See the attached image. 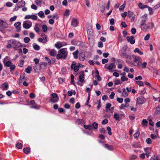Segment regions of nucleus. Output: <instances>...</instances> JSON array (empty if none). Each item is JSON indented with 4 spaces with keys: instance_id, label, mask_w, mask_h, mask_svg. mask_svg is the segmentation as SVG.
<instances>
[{
    "instance_id": "obj_1",
    "label": "nucleus",
    "mask_w": 160,
    "mask_h": 160,
    "mask_svg": "<svg viewBox=\"0 0 160 160\" xmlns=\"http://www.w3.org/2000/svg\"><path fill=\"white\" fill-rule=\"evenodd\" d=\"M132 57L133 58L132 64L134 66L140 67L141 65L142 59L138 56L133 55Z\"/></svg>"
},
{
    "instance_id": "obj_2",
    "label": "nucleus",
    "mask_w": 160,
    "mask_h": 160,
    "mask_svg": "<svg viewBox=\"0 0 160 160\" xmlns=\"http://www.w3.org/2000/svg\"><path fill=\"white\" fill-rule=\"evenodd\" d=\"M8 43H11L14 49H17L20 47H22V45L21 43L15 40H10L8 41Z\"/></svg>"
},
{
    "instance_id": "obj_3",
    "label": "nucleus",
    "mask_w": 160,
    "mask_h": 160,
    "mask_svg": "<svg viewBox=\"0 0 160 160\" xmlns=\"http://www.w3.org/2000/svg\"><path fill=\"white\" fill-rule=\"evenodd\" d=\"M150 24L151 25V28L152 29L153 28L154 25L153 23H148L147 24L146 23H143L141 24V28L142 30L144 31H146L147 29L150 28Z\"/></svg>"
},
{
    "instance_id": "obj_4",
    "label": "nucleus",
    "mask_w": 160,
    "mask_h": 160,
    "mask_svg": "<svg viewBox=\"0 0 160 160\" xmlns=\"http://www.w3.org/2000/svg\"><path fill=\"white\" fill-rule=\"evenodd\" d=\"M127 48V46H124L121 49V56H123L127 58H130L131 56L130 55L127 54L126 50Z\"/></svg>"
},
{
    "instance_id": "obj_5",
    "label": "nucleus",
    "mask_w": 160,
    "mask_h": 160,
    "mask_svg": "<svg viewBox=\"0 0 160 160\" xmlns=\"http://www.w3.org/2000/svg\"><path fill=\"white\" fill-rule=\"evenodd\" d=\"M84 76H85V74L83 71H82L80 72V75L79 76V81L81 82L79 84L81 86H82L83 85V83L85 82V81L84 80Z\"/></svg>"
},
{
    "instance_id": "obj_6",
    "label": "nucleus",
    "mask_w": 160,
    "mask_h": 160,
    "mask_svg": "<svg viewBox=\"0 0 160 160\" xmlns=\"http://www.w3.org/2000/svg\"><path fill=\"white\" fill-rule=\"evenodd\" d=\"M51 96L52 98H50V102L52 103L56 102H58L59 99V98L58 95L56 93H53L51 94Z\"/></svg>"
},
{
    "instance_id": "obj_7",
    "label": "nucleus",
    "mask_w": 160,
    "mask_h": 160,
    "mask_svg": "<svg viewBox=\"0 0 160 160\" xmlns=\"http://www.w3.org/2000/svg\"><path fill=\"white\" fill-rule=\"evenodd\" d=\"M22 25L24 28L28 29L32 26V23L29 20H26L23 22Z\"/></svg>"
},
{
    "instance_id": "obj_8",
    "label": "nucleus",
    "mask_w": 160,
    "mask_h": 160,
    "mask_svg": "<svg viewBox=\"0 0 160 160\" xmlns=\"http://www.w3.org/2000/svg\"><path fill=\"white\" fill-rule=\"evenodd\" d=\"M147 14H145L139 18V20L141 22V24L145 23L148 20Z\"/></svg>"
},
{
    "instance_id": "obj_9",
    "label": "nucleus",
    "mask_w": 160,
    "mask_h": 160,
    "mask_svg": "<svg viewBox=\"0 0 160 160\" xmlns=\"http://www.w3.org/2000/svg\"><path fill=\"white\" fill-rule=\"evenodd\" d=\"M146 100L144 97L142 96L138 97L137 100V103L139 104H142L144 103L146 101Z\"/></svg>"
},
{
    "instance_id": "obj_10",
    "label": "nucleus",
    "mask_w": 160,
    "mask_h": 160,
    "mask_svg": "<svg viewBox=\"0 0 160 160\" xmlns=\"http://www.w3.org/2000/svg\"><path fill=\"white\" fill-rule=\"evenodd\" d=\"M71 69H73L74 71L77 72L78 71L79 68V66L76 65V62H73L71 64Z\"/></svg>"
},
{
    "instance_id": "obj_11",
    "label": "nucleus",
    "mask_w": 160,
    "mask_h": 160,
    "mask_svg": "<svg viewBox=\"0 0 160 160\" xmlns=\"http://www.w3.org/2000/svg\"><path fill=\"white\" fill-rule=\"evenodd\" d=\"M24 19H31L32 20H35L37 19V17L35 15H26L24 17Z\"/></svg>"
},
{
    "instance_id": "obj_12",
    "label": "nucleus",
    "mask_w": 160,
    "mask_h": 160,
    "mask_svg": "<svg viewBox=\"0 0 160 160\" xmlns=\"http://www.w3.org/2000/svg\"><path fill=\"white\" fill-rule=\"evenodd\" d=\"M0 27L3 28H8V24L3 20L0 19Z\"/></svg>"
},
{
    "instance_id": "obj_13",
    "label": "nucleus",
    "mask_w": 160,
    "mask_h": 160,
    "mask_svg": "<svg viewBox=\"0 0 160 160\" xmlns=\"http://www.w3.org/2000/svg\"><path fill=\"white\" fill-rule=\"evenodd\" d=\"M25 3L24 1L21 0L16 5V8H18L24 6L25 5Z\"/></svg>"
},
{
    "instance_id": "obj_14",
    "label": "nucleus",
    "mask_w": 160,
    "mask_h": 160,
    "mask_svg": "<svg viewBox=\"0 0 160 160\" xmlns=\"http://www.w3.org/2000/svg\"><path fill=\"white\" fill-rule=\"evenodd\" d=\"M127 39L128 42H130L131 44H133L135 42V41L133 36L127 37Z\"/></svg>"
},
{
    "instance_id": "obj_15",
    "label": "nucleus",
    "mask_w": 160,
    "mask_h": 160,
    "mask_svg": "<svg viewBox=\"0 0 160 160\" xmlns=\"http://www.w3.org/2000/svg\"><path fill=\"white\" fill-rule=\"evenodd\" d=\"M21 23L20 22H16L14 24V26L16 27V28L17 32H19L21 29Z\"/></svg>"
},
{
    "instance_id": "obj_16",
    "label": "nucleus",
    "mask_w": 160,
    "mask_h": 160,
    "mask_svg": "<svg viewBox=\"0 0 160 160\" xmlns=\"http://www.w3.org/2000/svg\"><path fill=\"white\" fill-rule=\"evenodd\" d=\"M116 68V66L115 64L113 63H112L109 64V66L107 67V68L110 71L112 72V70L113 68Z\"/></svg>"
},
{
    "instance_id": "obj_17",
    "label": "nucleus",
    "mask_w": 160,
    "mask_h": 160,
    "mask_svg": "<svg viewBox=\"0 0 160 160\" xmlns=\"http://www.w3.org/2000/svg\"><path fill=\"white\" fill-rule=\"evenodd\" d=\"M78 21L77 19L74 18H72V21L71 22V25L74 27H76L78 25Z\"/></svg>"
},
{
    "instance_id": "obj_18",
    "label": "nucleus",
    "mask_w": 160,
    "mask_h": 160,
    "mask_svg": "<svg viewBox=\"0 0 160 160\" xmlns=\"http://www.w3.org/2000/svg\"><path fill=\"white\" fill-rule=\"evenodd\" d=\"M85 58V55L83 53H80L79 56V60L81 61H84Z\"/></svg>"
},
{
    "instance_id": "obj_19",
    "label": "nucleus",
    "mask_w": 160,
    "mask_h": 160,
    "mask_svg": "<svg viewBox=\"0 0 160 160\" xmlns=\"http://www.w3.org/2000/svg\"><path fill=\"white\" fill-rule=\"evenodd\" d=\"M57 58L58 59H59L61 58H63L64 59H66L67 57V55H62L58 53L57 55Z\"/></svg>"
},
{
    "instance_id": "obj_20",
    "label": "nucleus",
    "mask_w": 160,
    "mask_h": 160,
    "mask_svg": "<svg viewBox=\"0 0 160 160\" xmlns=\"http://www.w3.org/2000/svg\"><path fill=\"white\" fill-rule=\"evenodd\" d=\"M138 6L139 8L141 9H143L145 8L148 7V5H144L141 2H140L138 3Z\"/></svg>"
},
{
    "instance_id": "obj_21",
    "label": "nucleus",
    "mask_w": 160,
    "mask_h": 160,
    "mask_svg": "<svg viewBox=\"0 0 160 160\" xmlns=\"http://www.w3.org/2000/svg\"><path fill=\"white\" fill-rule=\"evenodd\" d=\"M104 147L107 149L112 150L113 149V147L112 145H109L107 144H105L104 145Z\"/></svg>"
},
{
    "instance_id": "obj_22",
    "label": "nucleus",
    "mask_w": 160,
    "mask_h": 160,
    "mask_svg": "<svg viewBox=\"0 0 160 160\" xmlns=\"http://www.w3.org/2000/svg\"><path fill=\"white\" fill-rule=\"evenodd\" d=\"M4 64L5 66L7 67H10L12 64V63L11 61H8L5 62V61H3Z\"/></svg>"
},
{
    "instance_id": "obj_23",
    "label": "nucleus",
    "mask_w": 160,
    "mask_h": 160,
    "mask_svg": "<svg viewBox=\"0 0 160 160\" xmlns=\"http://www.w3.org/2000/svg\"><path fill=\"white\" fill-rule=\"evenodd\" d=\"M97 75H95V77L99 81H101L102 80L101 78L99 75V72L97 70H96V72Z\"/></svg>"
},
{
    "instance_id": "obj_24",
    "label": "nucleus",
    "mask_w": 160,
    "mask_h": 160,
    "mask_svg": "<svg viewBox=\"0 0 160 160\" xmlns=\"http://www.w3.org/2000/svg\"><path fill=\"white\" fill-rule=\"evenodd\" d=\"M39 26V24H36L34 27V30L37 33H38L40 31V29L38 27Z\"/></svg>"
},
{
    "instance_id": "obj_25",
    "label": "nucleus",
    "mask_w": 160,
    "mask_h": 160,
    "mask_svg": "<svg viewBox=\"0 0 160 160\" xmlns=\"http://www.w3.org/2000/svg\"><path fill=\"white\" fill-rule=\"evenodd\" d=\"M23 151L25 153L27 154L30 152V148H24L23 149Z\"/></svg>"
},
{
    "instance_id": "obj_26",
    "label": "nucleus",
    "mask_w": 160,
    "mask_h": 160,
    "mask_svg": "<svg viewBox=\"0 0 160 160\" xmlns=\"http://www.w3.org/2000/svg\"><path fill=\"white\" fill-rule=\"evenodd\" d=\"M79 53V51L78 50H77L75 51L73 53V56L74 58L75 59H77L78 58V54Z\"/></svg>"
},
{
    "instance_id": "obj_27",
    "label": "nucleus",
    "mask_w": 160,
    "mask_h": 160,
    "mask_svg": "<svg viewBox=\"0 0 160 160\" xmlns=\"http://www.w3.org/2000/svg\"><path fill=\"white\" fill-rule=\"evenodd\" d=\"M34 49L36 50H38L40 48V47L37 44L34 43L32 45Z\"/></svg>"
},
{
    "instance_id": "obj_28",
    "label": "nucleus",
    "mask_w": 160,
    "mask_h": 160,
    "mask_svg": "<svg viewBox=\"0 0 160 160\" xmlns=\"http://www.w3.org/2000/svg\"><path fill=\"white\" fill-rule=\"evenodd\" d=\"M50 54L52 56H55L56 53V51L54 49L49 50Z\"/></svg>"
},
{
    "instance_id": "obj_29",
    "label": "nucleus",
    "mask_w": 160,
    "mask_h": 160,
    "mask_svg": "<svg viewBox=\"0 0 160 160\" xmlns=\"http://www.w3.org/2000/svg\"><path fill=\"white\" fill-rule=\"evenodd\" d=\"M2 89L3 90H6L8 87V85L7 82H5L3 84Z\"/></svg>"
},
{
    "instance_id": "obj_30",
    "label": "nucleus",
    "mask_w": 160,
    "mask_h": 160,
    "mask_svg": "<svg viewBox=\"0 0 160 160\" xmlns=\"http://www.w3.org/2000/svg\"><path fill=\"white\" fill-rule=\"evenodd\" d=\"M32 70V67L31 66H29L28 67V68L25 69V71L28 73H30L31 72Z\"/></svg>"
},
{
    "instance_id": "obj_31",
    "label": "nucleus",
    "mask_w": 160,
    "mask_h": 160,
    "mask_svg": "<svg viewBox=\"0 0 160 160\" xmlns=\"http://www.w3.org/2000/svg\"><path fill=\"white\" fill-rule=\"evenodd\" d=\"M25 79V75L24 74H23L22 75H21L20 78V79L19 80V83H22L23 82V80H24Z\"/></svg>"
},
{
    "instance_id": "obj_32",
    "label": "nucleus",
    "mask_w": 160,
    "mask_h": 160,
    "mask_svg": "<svg viewBox=\"0 0 160 160\" xmlns=\"http://www.w3.org/2000/svg\"><path fill=\"white\" fill-rule=\"evenodd\" d=\"M148 122V121L146 119H143L142 122V125L143 127L146 126L147 125Z\"/></svg>"
},
{
    "instance_id": "obj_33",
    "label": "nucleus",
    "mask_w": 160,
    "mask_h": 160,
    "mask_svg": "<svg viewBox=\"0 0 160 160\" xmlns=\"http://www.w3.org/2000/svg\"><path fill=\"white\" fill-rule=\"evenodd\" d=\"M84 127L86 129H88L89 130H91L92 129V127L91 125H84Z\"/></svg>"
},
{
    "instance_id": "obj_34",
    "label": "nucleus",
    "mask_w": 160,
    "mask_h": 160,
    "mask_svg": "<svg viewBox=\"0 0 160 160\" xmlns=\"http://www.w3.org/2000/svg\"><path fill=\"white\" fill-rule=\"evenodd\" d=\"M59 52L62 55H65V51L64 48H62L60 49L59 51Z\"/></svg>"
},
{
    "instance_id": "obj_35",
    "label": "nucleus",
    "mask_w": 160,
    "mask_h": 160,
    "mask_svg": "<svg viewBox=\"0 0 160 160\" xmlns=\"http://www.w3.org/2000/svg\"><path fill=\"white\" fill-rule=\"evenodd\" d=\"M38 15L41 18H43L45 17L44 13L42 11H40L38 13Z\"/></svg>"
},
{
    "instance_id": "obj_36",
    "label": "nucleus",
    "mask_w": 160,
    "mask_h": 160,
    "mask_svg": "<svg viewBox=\"0 0 160 160\" xmlns=\"http://www.w3.org/2000/svg\"><path fill=\"white\" fill-rule=\"evenodd\" d=\"M134 52H138L139 54L141 55L143 54V53L140 51L138 48H136L134 50Z\"/></svg>"
},
{
    "instance_id": "obj_37",
    "label": "nucleus",
    "mask_w": 160,
    "mask_h": 160,
    "mask_svg": "<svg viewBox=\"0 0 160 160\" xmlns=\"http://www.w3.org/2000/svg\"><path fill=\"white\" fill-rule=\"evenodd\" d=\"M129 106V104L128 103H125V104H122L120 107V109H122L124 107H128Z\"/></svg>"
},
{
    "instance_id": "obj_38",
    "label": "nucleus",
    "mask_w": 160,
    "mask_h": 160,
    "mask_svg": "<svg viewBox=\"0 0 160 160\" xmlns=\"http://www.w3.org/2000/svg\"><path fill=\"white\" fill-rule=\"evenodd\" d=\"M16 147L19 149H21L22 148V144L21 143L18 142L16 144Z\"/></svg>"
},
{
    "instance_id": "obj_39",
    "label": "nucleus",
    "mask_w": 160,
    "mask_h": 160,
    "mask_svg": "<svg viewBox=\"0 0 160 160\" xmlns=\"http://www.w3.org/2000/svg\"><path fill=\"white\" fill-rule=\"evenodd\" d=\"M114 118L116 120L119 121V115L117 113H114Z\"/></svg>"
},
{
    "instance_id": "obj_40",
    "label": "nucleus",
    "mask_w": 160,
    "mask_h": 160,
    "mask_svg": "<svg viewBox=\"0 0 160 160\" xmlns=\"http://www.w3.org/2000/svg\"><path fill=\"white\" fill-rule=\"evenodd\" d=\"M122 96L123 97H127L128 95V94L126 91V89L125 88L123 89V92L122 93Z\"/></svg>"
},
{
    "instance_id": "obj_41",
    "label": "nucleus",
    "mask_w": 160,
    "mask_h": 160,
    "mask_svg": "<svg viewBox=\"0 0 160 160\" xmlns=\"http://www.w3.org/2000/svg\"><path fill=\"white\" fill-rule=\"evenodd\" d=\"M41 36L43 38V40H44V42H46L47 41V38L46 35L44 33H42Z\"/></svg>"
},
{
    "instance_id": "obj_42",
    "label": "nucleus",
    "mask_w": 160,
    "mask_h": 160,
    "mask_svg": "<svg viewBox=\"0 0 160 160\" xmlns=\"http://www.w3.org/2000/svg\"><path fill=\"white\" fill-rule=\"evenodd\" d=\"M156 113L158 114H160V105L158 106L156 108Z\"/></svg>"
},
{
    "instance_id": "obj_43",
    "label": "nucleus",
    "mask_w": 160,
    "mask_h": 160,
    "mask_svg": "<svg viewBox=\"0 0 160 160\" xmlns=\"http://www.w3.org/2000/svg\"><path fill=\"white\" fill-rule=\"evenodd\" d=\"M56 61V60L54 58H52L51 60H49V62H48V63L49 64H52L54 63Z\"/></svg>"
},
{
    "instance_id": "obj_44",
    "label": "nucleus",
    "mask_w": 160,
    "mask_h": 160,
    "mask_svg": "<svg viewBox=\"0 0 160 160\" xmlns=\"http://www.w3.org/2000/svg\"><path fill=\"white\" fill-rule=\"evenodd\" d=\"M42 29L44 32H46L48 29V27L46 25H43L42 26Z\"/></svg>"
},
{
    "instance_id": "obj_45",
    "label": "nucleus",
    "mask_w": 160,
    "mask_h": 160,
    "mask_svg": "<svg viewBox=\"0 0 160 160\" xmlns=\"http://www.w3.org/2000/svg\"><path fill=\"white\" fill-rule=\"evenodd\" d=\"M55 46L58 49H59L62 47V45L60 43L57 42L55 44Z\"/></svg>"
},
{
    "instance_id": "obj_46",
    "label": "nucleus",
    "mask_w": 160,
    "mask_h": 160,
    "mask_svg": "<svg viewBox=\"0 0 160 160\" xmlns=\"http://www.w3.org/2000/svg\"><path fill=\"white\" fill-rule=\"evenodd\" d=\"M92 128L93 127L95 129H97L98 128V124L96 122H94L92 123Z\"/></svg>"
},
{
    "instance_id": "obj_47",
    "label": "nucleus",
    "mask_w": 160,
    "mask_h": 160,
    "mask_svg": "<svg viewBox=\"0 0 160 160\" xmlns=\"http://www.w3.org/2000/svg\"><path fill=\"white\" fill-rule=\"evenodd\" d=\"M136 83L140 86H142L144 85L143 82L141 81H136Z\"/></svg>"
},
{
    "instance_id": "obj_48",
    "label": "nucleus",
    "mask_w": 160,
    "mask_h": 160,
    "mask_svg": "<svg viewBox=\"0 0 160 160\" xmlns=\"http://www.w3.org/2000/svg\"><path fill=\"white\" fill-rule=\"evenodd\" d=\"M151 160H160V158L157 156H154L151 158Z\"/></svg>"
},
{
    "instance_id": "obj_49",
    "label": "nucleus",
    "mask_w": 160,
    "mask_h": 160,
    "mask_svg": "<svg viewBox=\"0 0 160 160\" xmlns=\"http://www.w3.org/2000/svg\"><path fill=\"white\" fill-rule=\"evenodd\" d=\"M127 13L128 16L129 18H130L133 14V12L130 11H128Z\"/></svg>"
},
{
    "instance_id": "obj_50",
    "label": "nucleus",
    "mask_w": 160,
    "mask_h": 160,
    "mask_svg": "<svg viewBox=\"0 0 160 160\" xmlns=\"http://www.w3.org/2000/svg\"><path fill=\"white\" fill-rule=\"evenodd\" d=\"M151 138L152 139H156L158 138V135H154L153 134H151L150 135Z\"/></svg>"
},
{
    "instance_id": "obj_51",
    "label": "nucleus",
    "mask_w": 160,
    "mask_h": 160,
    "mask_svg": "<svg viewBox=\"0 0 160 160\" xmlns=\"http://www.w3.org/2000/svg\"><path fill=\"white\" fill-rule=\"evenodd\" d=\"M121 80L123 82L127 81L128 80V79L127 78L124 76H123L121 78Z\"/></svg>"
},
{
    "instance_id": "obj_52",
    "label": "nucleus",
    "mask_w": 160,
    "mask_h": 160,
    "mask_svg": "<svg viewBox=\"0 0 160 160\" xmlns=\"http://www.w3.org/2000/svg\"><path fill=\"white\" fill-rule=\"evenodd\" d=\"M30 40V39L28 37H26L24 39V42L26 43H28Z\"/></svg>"
},
{
    "instance_id": "obj_53",
    "label": "nucleus",
    "mask_w": 160,
    "mask_h": 160,
    "mask_svg": "<svg viewBox=\"0 0 160 160\" xmlns=\"http://www.w3.org/2000/svg\"><path fill=\"white\" fill-rule=\"evenodd\" d=\"M10 71L11 72L13 70L15 69V66L14 65H13L12 64L10 66Z\"/></svg>"
},
{
    "instance_id": "obj_54",
    "label": "nucleus",
    "mask_w": 160,
    "mask_h": 160,
    "mask_svg": "<svg viewBox=\"0 0 160 160\" xmlns=\"http://www.w3.org/2000/svg\"><path fill=\"white\" fill-rule=\"evenodd\" d=\"M71 83L72 84L74 85V76L72 75V74L71 76Z\"/></svg>"
},
{
    "instance_id": "obj_55",
    "label": "nucleus",
    "mask_w": 160,
    "mask_h": 160,
    "mask_svg": "<svg viewBox=\"0 0 160 160\" xmlns=\"http://www.w3.org/2000/svg\"><path fill=\"white\" fill-rule=\"evenodd\" d=\"M17 18V17L16 16H14L13 17L11 18L9 20V21L10 22H12L15 20Z\"/></svg>"
},
{
    "instance_id": "obj_56",
    "label": "nucleus",
    "mask_w": 160,
    "mask_h": 160,
    "mask_svg": "<svg viewBox=\"0 0 160 160\" xmlns=\"http://www.w3.org/2000/svg\"><path fill=\"white\" fill-rule=\"evenodd\" d=\"M83 122V120L82 119H78L76 120V122L78 124L82 123Z\"/></svg>"
},
{
    "instance_id": "obj_57",
    "label": "nucleus",
    "mask_w": 160,
    "mask_h": 160,
    "mask_svg": "<svg viewBox=\"0 0 160 160\" xmlns=\"http://www.w3.org/2000/svg\"><path fill=\"white\" fill-rule=\"evenodd\" d=\"M160 7V3H158L153 8V9L154 10H156L159 8Z\"/></svg>"
},
{
    "instance_id": "obj_58",
    "label": "nucleus",
    "mask_w": 160,
    "mask_h": 160,
    "mask_svg": "<svg viewBox=\"0 0 160 160\" xmlns=\"http://www.w3.org/2000/svg\"><path fill=\"white\" fill-rule=\"evenodd\" d=\"M40 108V107L37 104H35L34 105H33L31 107V108H34L37 109H39Z\"/></svg>"
},
{
    "instance_id": "obj_59",
    "label": "nucleus",
    "mask_w": 160,
    "mask_h": 160,
    "mask_svg": "<svg viewBox=\"0 0 160 160\" xmlns=\"http://www.w3.org/2000/svg\"><path fill=\"white\" fill-rule=\"evenodd\" d=\"M108 122V120L107 119H105L103 120L102 122V124L103 125H105Z\"/></svg>"
},
{
    "instance_id": "obj_60",
    "label": "nucleus",
    "mask_w": 160,
    "mask_h": 160,
    "mask_svg": "<svg viewBox=\"0 0 160 160\" xmlns=\"http://www.w3.org/2000/svg\"><path fill=\"white\" fill-rule=\"evenodd\" d=\"M64 15L67 16L69 15V10L68 9H67L64 14Z\"/></svg>"
},
{
    "instance_id": "obj_61",
    "label": "nucleus",
    "mask_w": 160,
    "mask_h": 160,
    "mask_svg": "<svg viewBox=\"0 0 160 160\" xmlns=\"http://www.w3.org/2000/svg\"><path fill=\"white\" fill-rule=\"evenodd\" d=\"M105 10V5H103L102 6H101L100 7V10L101 12L103 13L104 10Z\"/></svg>"
},
{
    "instance_id": "obj_62",
    "label": "nucleus",
    "mask_w": 160,
    "mask_h": 160,
    "mask_svg": "<svg viewBox=\"0 0 160 160\" xmlns=\"http://www.w3.org/2000/svg\"><path fill=\"white\" fill-rule=\"evenodd\" d=\"M29 37L33 39L35 37V34L33 32H31L29 34Z\"/></svg>"
},
{
    "instance_id": "obj_63",
    "label": "nucleus",
    "mask_w": 160,
    "mask_h": 160,
    "mask_svg": "<svg viewBox=\"0 0 160 160\" xmlns=\"http://www.w3.org/2000/svg\"><path fill=\"white\" fill-rule=\"evenodd\" d=\"M115 94L114 92H112L111 94L109 95V98L111 99H113L114 98Z\"/></svg>"
},
{
    "instance_id": "obj_64",
    "label": "nucleus",
    "mask_w": 160,
    "mask_h": 160,
    "mask_svg": "<svg viewBox=\"0 0 160 160\" xmlns=\"http://www.w3.org/2000/svg\"><path fill=\"white\" fill-rule=\"evenodd\" d=\"M117 101L119 103H122L123 101V99L122 98H118Z\"/></svg>"
}]
</instances>
